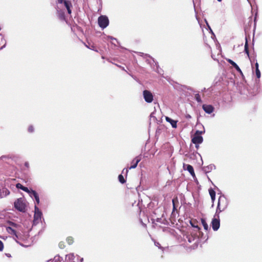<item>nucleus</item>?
I'll use <instances>...</instances> for the list:
<instances>
[{
  "label": "nucleus",
  "instance_id": "obj_1",
  "mask_svg": "<svg viewBox=\"0 0 262 262\" xmlns=\"http://www.w3.org/2000/svg\"><path fill=\"white\" fill-rule=\"evenodd\" d=\"M228 205L227 199L224 195H221L219 198L216 213L223 211L227 208Z\"/></svg>",
  "mask_w": 262,
  "mask_h": 262
},
{
  "label": "nucleus",
  "instance_id": "obj_2",
  "mask_svg": "<svg viewBox=\"0 0 262 262\" xmlns=\"http://www.w3.org/2000/svg\"><path fill=\"white\" fill-rule=\"evenodd\" d=\"M14 207L19 211L25 212L26 211V204L22 198H20L14 202Z\"/></svg>",
  "mask_w": 262,
  "mask_h": 262
},
{
  "label": "nucleus",
  "instance_id": "obj_3",
  "mask_svg": "<svg viewBox=\"0 0 262 262\" xmlns=\"http://www.w3.org/2000/svg\"><path fill=\"white\" fill-rule=\"evenodd\" d=\"M98 25L103 29L107 27L109 24V20L107 17L105 15H101L98 17Z\"/></svg>",
  "mask_w": 262,
  "mask_h": 262
},
{
  "label": "nucleus",
  "instance_id": "obj_4",
  "mask_svg": "<svg viewBox=\"0 0 262 262\" xmlns=\"http://www.w3.org/2000/svg\"><path fill=\"white\" fill-rule=\"evenodd\" d=\"M58 4L64 5V7L66 8L68 13L71 15L72 14L71 8L73 7L72 2L70 0H57Z\"/></svg>",
  "mask_w": 262,
  "mask_h": 262
},
{
  "label": "nucleus",
  "instance_id": "obj_5",
  "mask_svg": "<svg viewBox=\"0 0 262 262\" xmlns=\"http://www.w3.org/2000/svg\"><path fill=\"white\" fill-rule=\"evenodd\" d=\"M143 96L145 99V101L147 103H151L152 102L154 99V96L149 91V90H145L143 91Z\"/></svg>",
  "mask_w": 262,
  "mask_h": 262
},
{
  "label": "nucleus",
  "instance_id": "obj_6",
  "mask_svg": "<svg viewBox=\"0 0 262 262\" xmlns=\"http://www.w3.org/2000/svg\"><path fill=\"white\" fill-rule=\"evenodd\" d=\"M203 141V138L201 135L197 134H194L193 137L191 139V142L195 144V146L197 148H199L200 143H201Z\"/></svg>",
  "mask_w": 262,
  "mask_h": 262
},
{
  "label": "nucleus",
  "instance_id": "obj_7",
  "mask_svg": "<svg viewBox=\"0 0 262 262\" xmlns=\"http://www.w3.org/2000/svg\"><path fill=\"white\" fill-rule=\"evenodd\" d=\"M211 226L213 230L216 231L220 227V221L219 216L217 215V218L215 217L212 219L211 222Z\"/></svg>",
  "mask_w": 262,
  "mask_h": 262
},
{
  "label": "nucleus",
  "instance_id": "obj_8",
  "mask_svg": "<svg viewBox=\"0 0 262 262\" xmlns=\"http://www.w3.org/2000/svg\"><path fill=\"white\" fill-rule=\"evenodd\" d=\"M56 14L58 18L61 21H64L66 19L65 13L62 9H56Z\"/></svg>",
  "mask_w": 262,
  "mask_h": 262
},
{
  "label": "nucleus",
  "instance_id": "obj_9",
  "mask_svg": "<svg viewBox=\"0 0 262 262\" xmlns=\"http://www.w3.org/2000/svg\"><path fill=\"white\" fill-rule=\"evenodd\" d=\"M183 168L184 169L187 170L191 176H192L193 177H195L194 171L192 166H191L190 165L184 164Z\"/></svg>",
  "mask_w": 262,
  "mask_h": 262
},
{
  "label": "nucleus",
  "instance_id": "obj_10",
  "mask_svg": "<svg viewBox=\"0 0 262 262\" xmlns=\"http://www.w3.org/2000/svg\"><path fill=\"white\" fill-rule=\"evenodd\" d=\"M141 158L140 156L136 157L135 158H134L132 162H131V166L129 167V169L136 168Z\"/></svg>",
  "mask_w": 262,
  "mask_h": 262
},
{
  "label": "nucleus",
  "instance_id": "obj_11",
  "mask_svg": "<svg viewBox=\"0 0 262 262\" xmlns=\"http://www.w3.org/2000/svg\"><path fill=\"white\" fill-rule=\"evenodd\" d=\"M203 108L204 111L207 114H211L214 111V107L211 105H203Z\"/></svg>",
  "mask_w": 262,
  "mask_h": 262
},
{
  "label": "nucleus",
  "instance_id": "obj_12",
  "mask_svg": "<svg viewBox=\"0 0 262 262\" xmlns=\"http://www.w3.org/2000/svg\"><path fill=\"white\" fill-rule=\"evenodd\" d=\"M226 60L230 63L231 65L232 66L233 68H234L241 75H243V73L240 69V68L237 66V64L234 62L232 60L230 59H227Z\"/></svg>",
  "mask_w": 262,
  "mask_h": 262
},
{
  "label": "nucleus",
  "instance_id": "obj_13",
  "mask_svg": "<svg viewBox=\"0 0 262 262\" xmlns=\"http://www.w3.org/2000/svg\"><path fill=\"white\" fill-rule=\"evenodd\" d=\"M41 212L38 208V207L35 206V213L34 215V220H38L41 219Z\"/></svg>",
  "mask_w": 262,
  "mask_h": 262
},
{
  "label": "nucleus",
  "instance_id": "obj_14",
  "mask_svg": "<svg viewBox=\"0 0 262 262\" xmlns=\"http://www.w3.org/2000/svg\"><path fill=\"white\" fill-rule=\"evenodd\" d=\"M209 193L211 196V201L213 203L215 200V191L212 188H209Z\"/></svg>",
  "mask_w": 262,
  "mask_h": 262
},
{
  "label": "nucleus",
  "instance_id": "obj_15",
  "mask_svg": "<svg viewBox=\"0 0 262 262\" xmlns=\"http://www.w3.org/2000/svg\"><path fill=\"white\" fill-rule=\"evenodd\" d=\"M166 120L167 122L170 123V124H171L173 128L177 127V122L176 121H174V120L170 119V118H168V117H166Z\"/></svg>",
  "mask_w": 262,
  "mask_h": 262
},
{
  "label": "nucleus",
  "instance_id": "obj_16",
  "mask_svg": "<svg viewBox=\"0 0 262 262\" xmlns=\"http://www.w3.org/2000/svg\"><path fill=\"white\" fill-rule=\"evenodd\" d=\"M6 230L8 232H10L11 234H13L15 235L16 237H18L16 231L13 229L12 227H7Z\"/></svg>",
  "mask_w": 262,
  "mask_h": 262
},
{
  "label": "nucleus",
  "instance_id": "obj_17",
  "mask_svg": "<svg viewBox=\"0 0 262 262\" xmlns=\"http://www.w3.org/2000/svg\"><path fill=\"white\" fill-rule=\"evenodd\" d=\"M255 68H256V75L257 78H259L260 77V72L258 69V63L256 62L255 63Z\"/></svg>",
  "mask_w": 262,
  "mask_h": 262
},
{
  "label": "nucleus",
  "instance_id": "obj_18",
  "mask_svg": "<svg viewBox=\"0 0 262 262\" xmlns=\"http://www.w3.org/2000/svg\"><path fill=\"white\" fill-rule=\"evenodd\" d=\"M201 221L204 228L207 231L208 229V226L207 225V223L206 222V220L204 219H201Z\"/></svg>",
  "mask_w": 262,
  "mask_h": 262
},
{
  "label": "nucleus",
  "instance_id": "obj_19",
  "mask_svg": "<svg viewBox=\"0 0 262 262\" xmlns=\"http://www.w3.org/2000/svg\"><path fill=\"white\" fill-rule=\"evenodd\" d=\"M66 241L69 245H71L74 242V239L73 237L69 236L66 238Z\"/></svg>",
  "mask_w": 262,
  "mask_h": 262
},
{
  "label": "nucleus",
  "instance_id": "obj_20",
  "mask_svg": "<svg viewBox=\"0 0 262 262\" xmlns=\"http://www.w3.org/2000/svg\"><path fill=\"white\" fill-rule=\"evenodd\" d=\"M118 179H119V181H120V182L122 184H124L126 182V180L124 178L122 174H120L118 176Z\"/></svg>",
  "mask_w": 262,
  "mask_h": 262
},
{
  "label": "nucleus",
  "instance_id": "obj_21",
  "mask_svg": "<svg viewBox=\"0 0 262 262\" xmlns=\"http://www.w3.org/2000/svg\"><path fill=\"white\" fill-rule=\"evenodd\" d=\"M195 99H196V101L198 102V103H202V99L201 98V96L199 94H196L195 95Z\"/></svg>",
  "mask_w": 262,
  "mask_h": 262
},
{
  "label": "nucleus",
  "instance_id": "obj_22",
  "mask_svg": "<svg viewBox=\"0 0 262 262\" xmlns=\"http://www.w3.org/2000/svg\"><path fill=\"white\" fill-rule=\"evenodd\" d=\"M245 52L247 54L248 56H249V50L248 48V42L246 41L245 45Z\"/></svg>",
  "mask_w": 262,
  "mask_h": 262
},
{
  "label": "nucleus",
  "instance_id": "obj_23",
  "mask_svg": "<svg viewBox=\"0 0 262 262\" xmlns=\"http://www.w3.org/2000/svg\"><path fill=\"white\" fill-rule=\"evenodd\" d=\"M66 257H68L70 260H73L75 256L73 253H70L66 255Z\"/></svg>",
  "mask_w": 262,
  "mask_h": 262
},
{
  "label": "nucleus",
  "instance_id": "obj_24",
  "mask_svg": "<svg viewBox=\"0 0 262 262\" xmlns=\"http://www.w3.org/2000/svg\"><path fill=\"white\" fill-rule=\"evenodd\" d=\"M175 201H177L178 202V200L177 198L176 197V199H173L172 200V203H173V212L177 210L176 205H175Z\"/></svg>",
  "mask_w": 262,
  "mask_h": 262
},
{
  "label": "nucleus",
  "instance_id": "obj_25",
  "mask_svg": "<svg viewBox=\"0 0 262 262\" xmlns=\"http://www.w3.org/2000/svg\"><path fill=\"white\" fill-rule=\"evenodd\" d=\"M58 246L60 249H64L65 246V243L63 241H61L59 243Z\"/></svg>",
  "mask_w": 262,
  "mask_h": 262
},
{
  "label": "nucleus",
  "instance_id": "obj_26",
  "mask_svg": "<svg viewBox=\"0 0 262 262\" xmlns=\"http://www.w3.org/2000/svg\"><path fill=\"white\" fill-rule=\"evenodd\" d=\"M34 199H35L37 204H39V195L38 194L35 193Z\"/></svg>",
  "mask_w": 262,
  "mask_h": 262
},
{
  "label": "nucleus",
  "instance_id": "obj_27",
  "mask_svg": "<svg viewBox=\"0 0 262 262\" xmlns=\"http://www.w3.org/2000/svg\"><path fill=\"white\" fill-rule=\"evenodd\" d=\"M16 187L23 190L24 186H23L20 183H17L16 184Z\"/></svg>",
  "mask_w": 262,
  "mask_h": 262
},
{
  "label": "nucleus",
  "instance_id": "obj_28",
  "mask_svg": "<svg viewBox=\"0 0 262 262\" xmlns=\"http://www.w3.org/2000/svg\"><path fill=\"white\" fill-rule=\"evenodd\" d=\"M128 172V168H124L122 171V173L125 174L126 176L127 175Z\"/></svg>",
  "mask_w": 262,
  "mask_h": 262
},
{
  "label": "nucleus",
  "instance_id": "obj_29",
  "mask_svg": "<svg viewBox=\"0 0 262 262\" xmlns=\"http://www.w3.org/2000/svg\"><path fill=\"white\" fill-rule=\"evenodd\" d=\"M23 190L25 192L28 193H30V191H31V190H30L28 187H25V186H24Z\"/></svg>",
  "mask_w": 262,
  "mask_h": 262
},
{
  "label": "nucleus",
  "instance_id": "obj_30",
  "mask_svg": "<svg viewBox=\"0 0 262 262\" xmlns=\"http://www.w3.org/2000/svg\"><path fill=\"white\" fill-rule=\"evenodd\" d=\"M28 131L30 132V133H32L33 131H34V127H33L32 125H30L28 127Z\"/></svg>",
  "mask_w": 262,
  "mask_h": 262
},
{
  "label": "nucleus",
  "instance_id": "obj_31",
  "mask_svg": "<svg viewBox=\"0 0 262 262\" xmlns=\"http://www.w3.org/2000/svg\"><path fill=\"white\" fill-rule=\"evenodd\" d=\"M4 248V244L2 241L0 240V251H3Z\"/></svg>",
  "mask_w": 262,
  "mask_h": 262
},
{
  "label": "nucleus",
  "instance_id": "obj_32",
  "mask_svg": "<svg viewBox=\"0 0 262 262\" xmlns=\"http://www.w3.org/2000/svg\"><path fill=\"white\" fill-rule=\"evenodd\" d=\"M35 194H37V193L35 191L33 190H31L30 193L29 194H30V195L31 196L33 195L34 197L35 196Z\"/></svg>",
  "mask_w": 262,
  "mask_h": 262
},
{
  "label": "nucleus",
  "instance_id": "obj_33",
  "mask_svg": "<svg viewBox=\"0 0 262 262\" xmlns=\"http://www.w3.org/2000/svg\"><path fill=\"white\" fill-rule=\"evenodd\" d=\"M204 132H205L204 130V131L196 130L194 134H197V135H200L201 134H203Z\"/></svg>",
  "mask_w": 262,
  "mask_h": 262
},
{
  "label": "nucleus",
  "instance_id": "obj_34",
  "mask_svg": "<svg viewBox=\"0 0 262 262\" xmlns=\"http://www.w3.org/2000/svg\"><path fill=\"white\" fill-rule=\"evenodd\" d=\"M24 165L25 167H26L27 168H29V163L28 162H25Z\"/></svg>",
  "mask_w": 262,
  "mask_h": 262
},
{
  "label": "nucleus",
  "instance_id": "obj_35",
  "mask_svg": "<svg viewBox=\"0 0 262 262\" xmlns=\"http://www.w3.org/2000/svg\"><path fill=\"white\" fill-rule=\"evenodd\" d=\"M4 192H5V194H9L10 193V192L7 189V188H5L4 190Z\"/></svg>",
  "mask_w": 262,
  "mask_h": 262
},
{
  "label": "nucleus",
  "instance_id": "obj_36",
  "mask_svg": "<svg viewBox=\"0 0 262 262\" xmlns=\"http://www.w3.org/2000/svg\"><path fill=\"white\" fill-rule=\"evenodd\" d=\"M10 224L12 226H13L14 227H16L17 226V225H16V224L15 223H13L12 222H10Z\"/></svg>",
  "mask_w": 262,
  "mask_h": 262
},
{
  "label": "nucleus",
  "instance_id": "obj_37",
  "mask_svg": "<svg viewBox=\"0 0 262 262\" xmlns=\"http://www.w3.org/2000/svg\"><path fill=\"white\" fill-rule=\"evenodd\" d=\"M90 49H92V50H93L95 51V50L94 49V46H92V47H91V48H90ZM96 51L98 52V51H97V50H96Z\"/></svg>",
  "mask_w": 262,
  "mask_h": 262
},
{
  "label": "nucleus",
  "instance_id": "obj_38",
  "mask_svg": "<svg viewBox=\"0 0 262 262\" xmlns=\"http://www.w3.org/2000/svg\"><path fill=\"white\" fill-rule=\"evenodd\" d=\"M186 118H191V116H190V115H187L186 116Z\"/></svg>",
  "mask_w": 262,
  "mask_h": 262
},
{
  "label": "nucleus",
  "instance_id": "obj_39",
  "mask_svg": "<svg viewBox=\"0 0 262 262\" xmlns=\"http://www.w3.org/2000/svg\"><path fill=\"white\" fill-rule=\"evenodd\" d=\"M6 255H7V257H10L11 256V255H10V254H6Z\"/></svg>",
  "mask_w": 262,
  "mask_h": 262
},
{
  "label": "nucleus",
  "instance_id": "obj_40",
  "mask_svg": "<svg viewBox=\"0 0 262 262\" xmlns=\"http://www.w3.org/2000/svg\"><path fill=\"white\" fill-rule=\"evenodd\" d=\"M83 258H80V262H82L83 261Z\"/></svg>",
  "mask_w": 262,
  "mask_h": 262
},
{
  "label": "nucleus",
  "instance_id": "obj_41",
  "mask_svg": "<svg viewBox=\"0 0 262 262\" xmlns=\"http://www.w3.org/2000/svg\"><path fill=\"white\" fill-rule=\"evenodd\" d=\"M196 228H198L199 229H200L199 227L198 226H196L195 227Z\"/></svg>",
  "mask_w": 262,
  "mask_h": 262
},
{
  "label": "nucleus",
  "instance_id": "obj_42",
  "mask_svg": "<svg viewBox=\"0 0 262 262\" xmlns=\"http://www.w3.org/2000/svg\"><path fill=\"white\" fill-rule=\"evenodd\" d=\"M219 2H221L222 1V0H217Z\"/></svg>",
  "mask_w": 262,
  "mask_h": 262
}]
</instances>
